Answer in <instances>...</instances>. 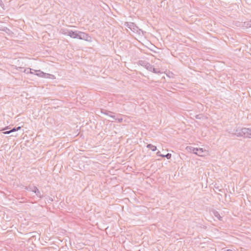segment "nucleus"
Here are the masks:
<instances>
[{"mask_svg": "<svg viewBox=\"0 0 251 251\" xmlns=\"http://www.w3.org/2000/svg\"><path fill=\"white\" fill-rule=\"evenodd\" d=\"M138 64L145 67L148 71L152 72L155 74L161 73L159 70H157L156 69L154 68L153 65L146 60H139L138 62Z\"/></svg>", "mask_w": 251, "mask_h": 251, "instance_id": "obj_3", "label": "nucleus"}, {"mask_svg": "<svg viewBox=\"0 0 251 251\" xmlns=\"http://www.w3.org/2000/svg\"><path fill=\"white\" fill-rule=\"evenodd\" d=\"M117 120L119 122V123H121L123 121V119L122 118H117Z\"/></svg>", "mask_w": 251, "mask_h": 251, "instance_id": "obj_20", "label": "nucleus"}, {"mask_svg": "<svg viewBox=\"0 0 251 251\" xmlns=\"http://www.w3.org/2000/svg\"><path fill=\"white\" fill-rule=\"evenodd\" d=\"M34 71L35 72H37V73L36 74V75H37V76H39L40 77H43L44 75H45V73L40 70H37V71L34 70Z\"/></svg>", "mask_w": 251, "mask_h": 251, "instance_id": "obj_11", "label": "nucleus"}, {"mask_svg": "<svg viewBox=\"0 0 251 251\" xmlns=\"http://www.w3.org/2000/svg\"><path fill=\"white\" fill-rule=\"evenodd\" d=\"M101 112L102 113H103L105 115H108V116L109 115V113H113L112 112L105 110V109H101Z\"/></svg>", "mask_w": 251, "mask_h": 251, "instance_id": "obj_12", "label": "nucleus"}, {"mask_svg": "<svg viewBox=\"0 0 251 251\" xmlns=\"http://www.w3.org/2000/svg\"><path fill=\"white\" fill-rule=\"evenodd\" d=\"M34 193L38 197L40 198V199L43 198V195L41 194V192L39 190L37 187L36 188L35 190L34 191Z\"/></svg>", "mask_w": 251, "mask_h": 251, "instance_id": "obj_7", "label": "nucleus"}, {"mask_svg": "<svg viewBox=\"0 0 251 251\" xmlns=\"http://www.w3.org/2000/svg\"><path fill=\"white\" fill-rule=\"evenodd\" d=\"M204 117V116L203 114H198L195 116V118L197 119H200V120L203 119Z\"/></svg>", "mask_w": 251, "mask_h": 251, "instance_id": "obj_14", "label": "nucleus"}, {"mask_svg": "<svg viewBox=\"0 0 251 251\" xmlns=\"http://www.w3.org/2000/svg\"><path fill=\"white\" fill-rule=\"evenodd\" d=\"M243 26L246 28L251 27V20L245 22Z\"/></svg>", "mask_w": 251, "mask_h": 251, "instance_id": "obj_10", "label": "nucleus"}, {"mask_svg": "<svg viewBox=\"0 0 251 251\" xmlns=\"http://www.w3.org/2000/svg\"><path fill=\"white\" fill-rule=\"evenodd\" d=\"M232 134L238 137L251 138V128H238Z\"/></svg>", "mask_w": 251, "mask_h": 251, "instance_id": "obj_2", "label": "nucleus"}, {"mask_svg": "<svg viewBox=\"0 0 251 251\" xmlns=\"http://www.w3.org/2000/svg\"><path fill=\"white\" fill-rule=\"evenodd\" d=\"M8 128V126H6L5 127L2 128V129H1L0 130H6Z\"/></svg>", "mask_w": 251, "mask_h": 251, "instance_id": "obj_22", "label": "nucleus"}, {"mask_svg": "<svg viewBox=\"0 0 251 251\" xmlns=\"http://www.w3.org/2000/svg\"><path fill=\"white\" fill-rule=\"evenodd\" d=\"M226 251H232L231 250H230V249H228Z\"/></svg>", "mask_w": 251, "mask_h": 251, "instance_id": "obj_25", "label": "nucleus"}, {"mask_svg": "<svg viewBox=\"0 0 251 251\" xmlns=\"http://www.w3.org/2000/svg\"><path fill=\"white\" fill-rule=\"evenodd\" d=\"M214 216L217 217L219 220H222V217L220 216V214L217 211L214 212Z\"/></svg>", "mask_w": 251, "mask_h": 251, "instance_id": "obj_13", "label": "nucleus"}, {"mask_svg": "<svg viewBox=\"0 0 251 251\" xmlns=\"http://www.w3.org/2000/svg\"><path fill=\"white\" fill-rule=\"evenodd\" d=\"M109 116L112 118L113 119L117 120V118H116L115 116L112 115H109Z\"/></svg>", "mask_w": 251, "mask_h": 251, "instance_id": "obj_19", "label": "nucleus"}, {"mask_svg": "<svg viewBox=\"0 0 251 251\" xmlns=\"http://www.w3.org/2000/svg\"><path fill=\"white\" fill-rule=\"evenodd\" d=\"M147 147L148 148L151 149V150H152L153 151H156L157 150L156 147L155 146H154V145L151 144H148L147 146Z\"/></svg>", "mask_w": 251, "mask_h": 251, "instance_id": "obj_9", "label": "nucleus"}, {"mask_svg": "<svg viewBox=\"0 0 251 251\" xmlns=\"http://www.w3.org/2000/svg\"><path fill=\"white\" fill-rule=\"evenodd\" d=\"M17 131V129H16V127H13V128H12L11 129V132H15V131Z\"/></svg>", "mask_w": 251, "mask_h": 251, "instance_id": "obj_18", "label": "nucleus"}, {"mask_svg": "<svg viewBox=\"0 0 251 251\" xmlns=\"http://www.w3.org/2000/svg\"><path fill=\"white\" fill-rule=\"evenodd\" d=\"M10 133H11V130H8V131H4L3 132V133L4 134H8Z\"/></svg>", "mask_w": 251, "mask_h": 251, "instance_id": "obj_17", "label": "nucleus"}, {"mask_svg": "<svg viewBox=\"0 0 251 251\" xmlns=\"http://www.w3.org/2000/svg\"><path fill=\"white\" fill-rule=\"evenodd\" d=\"M50 76H51L50 74L45 73V75H44L43 77L50 78Z\"/></svg>", "mask_w": 251, "mask_h": 251, "instance_id": "obj_16", "label": "nucleus"}, {"mask_svg": "<svg viewBox=\"0 0 251 251\" xmlns=\"http://www.w3.org/2000/svg\"><path fill=\"white\" fill-rule=\"evenodd\" d=\"M189 148L190 151H192L193 153L196 154L199 156H202L203 155L202 153L203 152V150L202 148H195L192 147H187Z\"/></svg>", "mask_w": 251, "mask_h": 251, "instance_id": "obj_4", "label": "nucleus"}, {"mask_svg": "<svg viewBox=\"0 0 251 251\" xmlns=\"http://www.w3.org/2000/svg\"><path fill=\"white\" fill-rule=\"evenodd\" d=\"M36 187H36L35 186H34L33 185H29L28 186H26L25 189L28 191H32V192H34V191L35 190Z\"/></svg>", "mask_w": 251, "mask_h": 251, "instance_id": "obj_8", "label": "nucleus"}, {"mask_svg": "<svg viewBox=\"0 0 251 251\" xmlns=\"http://www.w3.org/2000/svg\"><path fill=\"white\" fill-rule=\"evenodd\" d=\"M126 25L130 28L131 30L135 31H137L138 29V27L136 26V25L134 23L132 22H126Z\"/></svg>", "mask_w": 251, "mask_h": 251, "instance_id": "obj_5", "label": "nucleus"}, {"mask_svg": "<svg viewBox=\"0 0 251 251\" xmlns=\"http://www.w3.org/2000/svg\"><path fill=\"white\" fill-rule=\"evenodd\" d=\"M51 76H50V79H54L55 77L54 75L50 74Z\"/></svg>", "mask_w": 251, "mask_h": 251, "instance_id": "obj_21", "label": "nucleus"}, {"mask_svg": "<svg viewBox=\"0 0 251 251\" xmlns=\"http://www.w3.org/2000/svg\"><path fill=\"white\" fill-rule=\"evenodd\" d=\"M32 69L30 68H26L25 69L24 71V72L26 74L30 73V74H33V73L31 71Z\"/></svg>", "mask_w": 251, "mask_h": 251, "instance_id": "obj_15", "label": "nucleus"}, {"mask_svg": "<svg viewBox=\"0 0 251 251\" xmlns=\"http://www.w3.org/2000/svg\"><path fill=\"white\" fill-rule=\"evenodd\" d=\"M2 4H3L2 0H0V5H1Z\"/></svg>", "mask_w": 251, "mask_h": 251, "instance_id": "obj_24", "label": "nucleus"}, {"mask_svg": "<svg viewBox=\"0 0 251 251\" xmlns=\"http://www.w3.org/2000/svg\"><path fill=\"white\" fill-rule=\"evenodd\" d=\"M16 127V129H17V130L18 131L20 129H21V126H18V127Z\"/></svg>", "mask_w": 251, "mask_h": 251, "instance_id": "obj_23", "label": "nucleus"}, {"mask_svg": "<svg viewBox=\"0 0 251 251\" xmlns=\"http://www.w3.org/2000/svg\"><path fill=\"white\" fill-rule=\"evenodd\" d=\"M156 155L157 156H161L163 158L164 157H166L168 159H169L171 158L172 157V154L170 153H168L166 155H164V154H161L160 152L159 151H158V152H157L156 153Z\"/></svg>", "mask_w": 251, "mask_h": 251, "instance_id": "obj_6", "label": "nucleus"}, {"mask_svg": "<svg viewBox=\"0 0 251 251\" xmlns=\"http://www.w3.org/2000/svg\"><path fill=\"white\" fill-rule=\"evenodd\" d=\"M60 32L64 35L69 36L72 38H77L87 41H89L91 40V37L88 34L80 31H74L67 28H61Z\"/></svg>", "mask_w": 251, "mask_h": 251, "instance_id": "obj_1", "label": "nucleus"}]
</instances>
